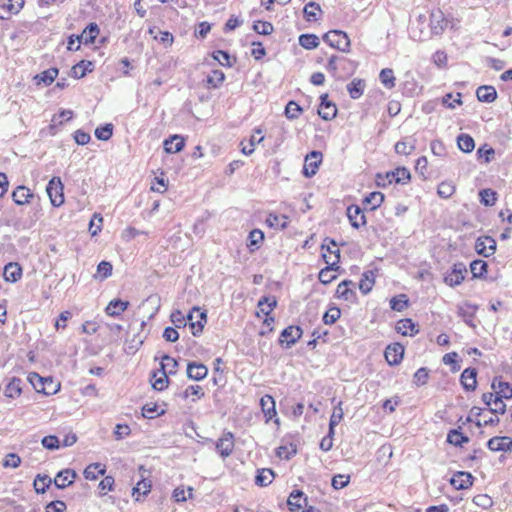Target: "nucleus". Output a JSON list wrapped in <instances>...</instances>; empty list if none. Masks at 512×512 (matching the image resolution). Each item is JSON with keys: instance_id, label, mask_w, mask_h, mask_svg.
Instances as JSON below:
<instances>
[{"instance_id": "59", "label": "nucleus", "mask_w": 512, "mask_h": 512, "mask_svg": "<svg viewBox=\"0 0 512 512\" xmlns=\"http://www.w3.org/2000/svg\"><path fill=\"white\" fill-rule=\"evenodd\" d=\"M455 190L456 187L452 182L443 181L437 187V194L440 198L448 199L454 194Z\"/></svg>"}, {"instance_id": "57", "label": "nucleus", "mask_w": 512, "mask_h": 512, "mask_svg": "<svg viewBox=\"0 0 512 512\" xmlns=\"http://www.w3.org/2000/svg\"><path fill=\"white\" fill-rule=\"evenodd\" d=\"M342 401H339L337 406L334 407L333 413L330 416L329 427L331 433H335V427L340 423L343 419V409H342Z\"/></svg>"}, {"instance_id": "55", "label": "nucleus", "mask_w": 512, "mask_h": 512, "mask_svg": "<svg viewBox=\"0 0 512 512\" xmlns=\"http://www.w3.org/2000/svg\"><path fill=\"white\" fill-rule=\"evenodd\" d=\"M341 316V310L339 307L331 304L328 310L324 313L322 321L326 325L334 324Z\"/></svg>"}, {"instance_id": "34", "label": "nucleus", "mask_w": 512, "mask_h": 512, "mask_svg": "<svg viewBox=\"0 0 512 512\" xmlns=\"http://www.w3.org/2000/svg\"><path fill=\"white\" fill-rule=\"evenodd\" d=\"M275 478V472L271 468H262L257 470L255 484L260 487H266L272 483Z\"/></svg>"}, {"instance_id": "31", "label": "nucleus", "mask_w": 512, "mask_h": 512, "mask_svg": "<svg viewBox=\"0 0 512 512\" xmlns=\"http://www.w3.org/2000/svg\"><path fill=\"white\" fill-rule=\"evenodd\" d=\"M3 275L6 281L15 283L22 276V267L16 262H10L5 265Z\"/></svg>"}, {"instance_id": "11", "label": "nucleus", "mask_w": 512, "mask_h": 512, "mask_svg": "<svg viewBox=\"0 0 512 512\" xmlns=\"http://www.w3.org/2000/svg\"><path fill=\"white\" fill-rule=\"evenodd\" d=\"M346 215L349 219L351 226L354 229H359L367 224V219L364 214V209L359 205L352 204L347 207Z\"/></svg>"}, {"instance_id": "37", "label": "nucleus", "mask_w": 512, "mask_h": 512, "mask_svg": "<svg viewBox=\"0 0 512 512\" xmlns=\"http://www.w3.org/2000/svg\"><path fill=\"white\" fill-rule=\"evenodd\" d=\"M152 487L151 481L141 478L132 489V496L135 501H140V496H146Z\"/></svg>"}, {"instance_id": "30", "label": "nucleus", "mask_w": 512, "mask_h": 512, "mask_svg": "<svg viewBox=\"0 0 512 512\" xmlns=\"http://www.w3.org/2000/svg\"><path fill=\"white\" fill-rule=\"evenodd\" d=\"M417 140L413 137H406L398 141L395 146V152L400 155H410L416 148Z\"/></svg>"}, {"instance_id": "20", "label": "nucleus", "mask_w": 512, "mask_h": 512, "mask_svg": "<svg viewBox=\"0 0 512 512\" xmlns=\"http://www.w3.org/2000/svg\"><path fill=\"white\" fill-rule=\"evenodd\" d=\"M77 478V473L73 469H63L56 474L53 482L56 488L65 489L66 487L72 485Z\"/></svg>"}, {"instance_id": "26", "label": "nucleus", "mask_w": 512, "mask_h": 512, "mask_svg": "<svg viewBox=\"0 0 512 512\" xmlns=\"http://www.w3.org/2000/svg\"><path fill=\"white\" fill-rule=\"evenodd\" d=\"M260 406L266 418V422H269L270 420L277 416L275 400L271 395H264L260 399Z\"/></svg>"}, {"instance_id": "28", "label": "nucleus", "mask_w": 512, "mask_h": 512, "mask_svg": "<svg viewBox=\"0 0 512 512\" xmlns=\"http://www.w3.org/2000/svg\"><path fill=\"white\" fill-rule=\"evenodd\" d=\"M375 272L373 270H366L362 273L359 281V290L363 295H367L371 292L375 284Z\"/></svg>"}, {"instance_id": "63", "label": "nucleus", "mask_w": 512, "mask_h": 512, "mask_svg": "<svg viewBox=\"0 0 512 512\" xmlns=\"http://www.w3.org/2000/svg\"><path fill=\"white\" fill-rule=\"evenodd\" d=\"M430 370L427 367L419 368L413 375V383L416 386H423L427 384L429 379Z\"/></svg>"}, {"instance_id": "1", "label": "nucleus", "mask_w": 512, "mask_h": 512, "mask_svg": "<svg viewBox=\"0 0 512 512\" xmlns=\"http://www.w3.org/2000/svg\"><path fill=\"white\" fill-rule=\"evenodd\" d=\"M322 39L330 47L341 52L350 51V39L347 33L342 30H330L323 35Z\"/></svg>"}, {"instance_id": "29", "label": "nucleus", "mask_w": 512, "mask_h": 512, "mask_svg": "<svg viewBox=\"0 0 512 512\" xmlns=\"http://www.w3.org/2000/svg\"><path fill=\"white\" fill-rule=\"evenodd\" d=\"M396 331L403 336H407V330H410L409 335L414 336L419 332L418 325L410 318H404L397 322Z\"/></svg>"}, {"instance_id": "19", "label": "nucleus", "mask_w": 512, "mask_h": 512, "mask_svg": "<svg viewBox=\"0 0 512 512\" xmlns=\"http://www.w3.org/2000/svg\"><path fill=\"white\" fill-rule=\"evenodd\" d=\"M487 447L493 452H509L512 450V438L509 436H495L488 440Z\"/></svg>"}, {"instance_id": "43", "label": "nucleus", "mask_w": 512, "mask_h": 512, "mask_svg": "<svg viewBox=\"0 0 512 512\" xmlns=\"http://www.w3.org/2000/svg\"><path fill=\"white\" fill-rule=\"evenodd\" d=\"M498 386H502V388L495 393L494 404L496 406L498 403H502L503 399H512V385L509 382L502 380V382L498 383Z\"/></svg>"}, {"instance_id": "45", "label": "nucleus", "mask_w": 512, "mask_h": 512, "mask_svg": "<svg viewBox=\"0 0 512 512\" xmlns=\"http://www.w3.org/2000/svg\"><path fill=\"white\" fill-rule=\"evenodd\" d=\"M52 483L54 482L48 475L38 474L34 480L33 486L37 494H44Z\"/></svg>"}, {"instance_id": "2", "label": "nucleus", "mask_w": 512, "mask_h": 512, "mask_svg": "<svg viewBox=\"0 0 512 512\" xmlns=\"http://www.w3.org/2000/svg\"><path fill=\"white\" fill-rule=\"evenodd\" d=\"M303 329L298 325H289L284 328L279 335L278 343L283 348H291L302 337Z\"/></svg>"}, {"instance_id": "47", "label": "nucleus", "mask_w": 512, "mask_h": 512, "mask_svg": "<svg viewBox=\"0 0 512 512\" xmlns=\"http://www.w3.org/2000/svg\"><path fill=\"white\" fill-rule=\"evenodd\" d=\"M409 306V298L406 294H399L390 299V308L393 311L402 312Z\"/></svg>"}, {"instance_id": "60", "label": "nucleus", "mask_w": 512, "mask_h": 512, "mask_svg": "<svg viewBox=\"0 0 512 512\" xmlns=\"http://www.w3.org/2000/svg\"><path fill=\"white\" fill-rule=\"evenodd\" d=\"M297 453L296 445L290 443L289 445H282L276 449V455L285 460L291 459Z\"/></svg>"}, {"instance_id": "10", "label": "nucleus", "mask_w": 512, "mask_h": 512, "mask_svg": "<svg viewBox=\"0 0 512 512\" xmlns=\"http://www.w3.org/2000/svg\"><path fill=\"white\" fill-rule=\"evenodd\" d=\"M215 448L222 458L230 456L234 449V435L230 431H225L215 442Z\"/></svg>"}, {"instance_id": "44", "label": "nucleus", "mask_w": 512, "mask_h": 512, "mask_svg": "<svg viewBox=\"0 0 512 512\" xmlns=\"http://www.w3.org/2000/svg\"><path fill=\"white\" fill-rule=\"evenodd\" d=\"M198 319L194 322L189 323V327L191 329L192 335L198 337L202 334L205 324L207 322V312L203 310L199 312Z\"/></svg>"}, {"instance_id": "14", "label": "nucleus", "mask_w": 512, "mask_h": 512, "mask_svg": "<svg viewBox=\"0 0 512 512\" xmlns=\"http://www.w3.org/2000/svg\"><path fill=\"white\" fill-rule=\"evenodd\" d=\"M13 202L18 206L31 203L37 196L26 186H17L11 194Z\"/></svg>"}, {"instance_id": "49", "label": "nucleus", "mask_w": 512, "mask_h": 512, "mask_svg": "<svg viewBox=\"0 0 512 512\" xmlns=\"http://www.w3.org/2000/svg\"><path fill=\"white\" fill-rule=\"evenodd\" d=\"M319 43V38L315 34L305 33L299 36V44L307 50L317 48Z\"/></svg>"}, {"instance_id": "3", "label": "nucleus", "mask_w": 512, "mask_h": 512, "mask_svg": "<svg viewBox=\"0 0 512 512\" xmlns=\"http://www.w3.org/2000/svg\"><path fill=\"white\" fill-rule=\"evenodd\" d=\"M64 186L60 177H53L47 184L46 191L54 207L64 203Z\"/></svg>"}, {"instance_id": "39", "label": "nucleus", "mask_w": 512, "mask_h": 512, "mask_svg": "<svg viewBox=\"0 0 512 512\" xmlns=\"http://www.w3.org/2000/svg\"><path fill=\"white\" fill-rule=\"evenodd\" d=\"M100 29L95 22L89 23L83 30L82 34L79 35L84 44H93L96 37L99 35Z\"/></svg>"}, {"instance_id": "50", "label": "nucleus", "mask_w": 512, "mask_h": 512, "mask_svg": "<svg viewBox=\"0 0 512 512\" xmlns=\"http://www.w3.org/2000/svg\"><path fill=\"white\" fill-rule=\"evenodd\" d=\"M114 126L112 123H105L95 129V137L101 141H108L113 135Z\"/></svg>"}, {"instance_id": "35", "label": "nucleus", "mask_w": 512, "mask_h": 512, "mask_svg": "<svg viewBox=\"0 0 512 512\" xmlns=\"http://www.w3.org/2000/svg\"><path fill=\"white\" fill-rule=\"evenodd\" d=\"M59 73L58 68L51 67L35 76V81L37 85L44 84L45 86L51 85L54 80L57 78Z\"/></svg>"}, {"instance_id": "58", "label": "nucleus", "mask_w": 512, "mask_h": 512, "mask_svg": "<svg viewBox=\"0 0 512 512\" xmlns=\"http://www.w3.org/2000/svg\"><path fill=\"white\" fill-rule=\"evenodd\" d=\"M225 80L223 71L215 69L207 76L206 83L209 87L218 88Z\"/></svg>"}, {"instance_id": "17", "label": "nucleus", "mask_w": 512, "mask_h": 512, "mask_svg": "<svg viewBox=\"0 0 512 512\" xmlns=\"http://www.w3.org/2000/svg\"><path fill=\"white\" fill-rule=\"evenodd\" d=\"M307 504V496L299 489L293 490L287 499V505L290 512H299V510L304 506H307Z\"/></svg>"}, {"instance_id": "56", "label": "nucleus", "mask_w": 512, "mask_h": 512, "mask_svg": "<svg viewBox=\"0 0 512 512\" xmlns=\"http://www.w3.org/2000/svg\"><path fill=\"white\" fill-rule=\"evenodd\" d=\"M317 11L322 12L320 5L316 2L310 1L303 8V14L305 19L307 21H317Z\"/></svg>"}, {"instance_id": "41", "label": "nucleus", "mask_w": 512, "mask_h": 512, "mask_svg": "<svg viewBox=\"0 0 512 512\" xmlns=\"http://www.w3.org/2000/svg\"><path fill=\"white\" fill-rule=\"evenodd\" d=\"M105 472V465H102L101 463H92L85 468L83 474L87 480H96L99 475L103 476Z\"/></svg>"}, {"instance_id": "42", "label": "nucleus", "mask_w": 512, "mask_h": 512, "mask_svg": "<svg viewBox=\"0 0 512 512\" xmlns=\"http://www.w3.org/2000/svg\"><path fill=\"white\" fill-rule=\"evenodd\" d=\"M457 145L462 152L470 153L475 148V141L471 135L461 133L457 137Z\"/></svg>"}, {"instance_id": "24", "label": "nucleus", "mask_w": 512, "mask_h": 512, "mask_svg": "<svg viewBox=\"0 0 512 512\" xmlns=\"http://www.w3.org/2000/svg\"><path fill=\"white\" fill-rule=\"evenodd\" d=\"M130 303L119 298L111 300L105 308V313L111 317H119L127 310Z\"/></svg>"}, {"instance_id": "25", "label": "nucleus", "mask_w": 512, "mask_h": 512, "mask_svg": "<svg viewBox=\"0 0 512 512\" xmlns=\"http://www.w3.org/2000/svg\"><path fill=\"white\" fill-rule=\"evenodd\" d=\"M446 20L441 10L433 11L430 14V29L432 34L440 35L443 33L446 26Z\"/></svg>"}, {"instance_id": "48", "label": "nucleus", "mask_w": 512, "mask_h": 512, "mask_svg": "<svg viewBox=\"0 0 512 512\" xmlns=\"http://www.w3.org/2000/svg\"><path fill=\"white\" fill-rule=\"evenodd\" d=\"M286 216L270 213L266 218V224L275 229L283 230L287 227Z\"/></svg>"}, {"instance_id": "27", "label": "nucleus", "mask_w": 512, "mask_h": 512, "mask_svg": "<svg viewBox=\"0 0 512 512\" xmlns=\"http://www.w3.org/2000/svg\"><path fill=\"white\" fill-rule=\"evenodd\" d=\"M478 101L483 103H492L497 99V91L493 86L482 85L476 90Z\"/></svg>"}, {"instance_id": "53", "label": "nucleus", "mask_w": 512, "mask_h": 512, "mask_svg": "<svg viewBox=\"0 0 512 512\" xmlns=\"http://www.w3.org/2000/svg\"><path fill=\"white\" fill-rule=\"evenodd\" d=\"M479 197L481 204L490 207L496 203L497 193L490 188H485L479 191Z\"/></svg>"}, {"instance_id": "9", "label": "nucleus", "mask_w": 512, "mask_h": 512, "mask_svg": "<svg viewBox=\"0 0 512 512\" xmlns=\"http://www.w3.org/2000/svg\"><path fill=\"white\" fill-rule=\"evenodd\" d=\"M496 248L497 243L491 236H480L476 239L475 250L479 255L485 258L493 255L496 251Z\"/></svg>"}, {"instance_id": "52", "label": "nucleus", "mask_w": 512, "mask_h": 512, "mask_svg": "<svg viewBox=\"0 0 512 512\" xmlns=\"http://www.w3.org/2000/svg\"><path fill=\"white\" fill-rule=\"evenodd\" d=\"M303 108L294 100H290L285 107L284 114L289 120H296L299 118Z\"/></svg>"}, {"instance_id": "23", "label": "nucleus", "mask_w": 512, "mask_h": 512, "mask_svg": "<svg viewBox=\"0 0 512 512\" xmlns=\"http://www.w3.org/2000/svg\"><path fill=\"white\" fill-rule=\"evenodd\" d=\"M164 151L168 154L180 152L185 147V139L181 135H173L163 142Z\"/></svg>"}, {"instance_id": "61", "label": "nucleus", "mask_w": 512, "mask_h": 512, "mask_svg": "<svg viewBox=\"0 0 512 512\" xmlns=\"http://www.w3.org/2000/svg\"><path fill=\"white\" fill-rule=\"evenodd\" d=\"M442 362L445 364V365H450L451 366V372L455 373L457 371H459L461 369V366L459 364V361H458V354L457 352H449V353H446L443 358H442Z\"/></svg>"}, {"instance_id": "18", "label": "nucleus", "mask_w": 512, "mask_h": 512, "mask_svg": "<svg viewBox=\"0 0 512 512\" xmlns=\"http://www.w3.org/2000/svg\"><path fill=\"white\" fill-rule=\"evenodd\" d=\"M474 477L470 472L457 471L450 479V484L457 490H466L473 485Z\"/></svg>"}, {"instance_id": "21", "label": "nucleus", "mask_w": 512, "mask_h": 512, "mask_svg": "<svg viewBox=\"0 0 512 512\" xmlns=\"http://www.w3.org/2000/svg\"><path fill=\"white\" fill-rule=\"evenodd\" d=\"M477 369L468 367L460 375V383L467 392L475 391L477 387Z\"/></svg>"}, {"instance_id": "32", "label": "nucleus", "mask_w": 512, "mask_h": 512, "mask_svg": "<svg viewBox=\"0 0 512 512\" xmlns=\"http://www.w3.org/2000/svg\"><path fill=\"white\" fill-rule=\"evenodd\" d=\"M385 199V196L383 193L379 191H373L369 193L367 196L364 197L362 203H363V209H366L367 206H370V210H376L381 206Z\"/></svg>"}, {"instance_id": "36", "label": "nucleus", "mask_w": 512, "mask_h": 512, "mask_svg": "<svg viewBox=\"0 0 512 512\" xmlns=\"http://www.w3.org/2000/svg\"><path fill=\"white\" fill-rule=\"evenodd\" d=\"M473 278L485 279L488 272V263L482 259H475L470 263Z\"/></svg>"}, {"instance_id": "51", "label": "nucleus", "mask_w": 512, "mask_h": 512, "mask_svg": "<svg viewBox=\"0 0 512 512\" xmlns=\"http://www.w3.org/2000/svg\"><path fill=\"white\" fill-rule=\"evenodd\" d=\"M212 57L215 61H217L220 65L225 67H232L236 62V58L231 61L230 54L225 50H215L212 52Z\"/></svg>"}, {"instance_id": "15", "label": "nucleus", "mask_w": 512, "mask_h": 512, "mask_svg": "<svg viewBox=\"0 0 512 512\" xmlns=\"http://www.w3.org/2000/svg\"><path fill=\"white\" fill-rule=\"evenodd\" d=\"M385 180H387L388 184L394 182L405 185L411 180V173L406 167H397L395 170L386 172Z\"/></svg>"}, {"instance_id": "54", "label": "nucleus", "mask_w": 512, "mask_h": 512, "mask_svg": "<svg viewBox=\"0 0 512 512\" xmlns=\"http://www.w3.org/2000/svg\"><path fill=\"white\" fill-rule=\"evenodd\" d=\"M379 79L384 87H386L388 89H392L393 87H395L396 78H395L394 72L391 68L382 69L379 74Z\"/></svg>"}, {"instance_id": "7", "label": "nucleus", "mask_w": 512, "mask_h": 512, "mask_svg": "<svg viewBox=\"0 0 512 512\" xmlns=\"http://www.w3.org/2000/svg\"><path fill=\"white\" fill-rule=\"evenodd\" d=\"M167 365L169 363L161 362L160 369L151 372L152 387L156 391H163L168 387L170 380L167 374Z\"/></svg>"}, {"instance_id": "6", "label": "nucleus", "mask_w": 512, "mask_h": 512, "mask_svg": "<svg viewBox=\"0 0 512 512\" xmlns=\"http://www.w3.org/2000/svg\"><path fill=\"white\" fill-rule=\"evenodd\" d=\"M322 157V153L317 150H313L306 155L304 167L302 170V173L305 177L310 178L317 173L322 162Z\"/></svg>"}, {"instance_id": "12", "label": "nucleus", "mask_w": 512, "mask_h": 512, "mask_svg": "<svg viewBox=\"0 0 512 512\" xmlns=\"http://www.w3.org/2000/svg\"><path fill=\"white\" fill-rule=\"evenodd\" d=\"M404 351V346L398 342L389 344L384 351L387 363L390 366L400 364L404 357Z\"/></svg>"}, {"instance_id": "46", "label": "nucleus", "mask_w": 512, "mask_h": 512, "mask_svg": "<svg viewBox=\"0 0 512 512\" xmlns=\"http://www.w3.org/2000/svg\"><path fill=\"white\" fill-rule=\"evenodd\" d=\"M264 240V233L260 229H253L250 231L247 239V247L253 252L259 248L260 243Z\"/></svg>"}, {"instance_id": "64", "label": "nucleus", "mask_w": 512, "mask_h": 512, "mask_svg": "<svg viewBox=\"0 0 512 512\" xmlns=\"http://www.w3.org/2000/svg\"><path fill=\"white\" fill-rule=\"evenodd\" d=\"M112 270V264L103 260L97 265V274L95 277H99L100 280H105L112 275Z\"/></svg>"}, {"instance_id": "38", "label": "nucleus", "mask_w": 512, "mask_h": 512, "mask_svg": "<svg viewBox=\"0 0 512 512\" xmlns=\"http://www.w3.org/2000/svg\"><path fill=\"white\" fill-rule=\"evenodd\" d=\"M366 87L365 80L355 78L347 85V91L352 99H359Z\"/></svg>"}, {"instance_id": "13", "label": "nucleus", "mask_w": 512, "mask_h": 512, "mask_svg": "<svg viewBox=\"0 0 512 512\" xmlns=\"http://www.w3.org/2000/svg\"><path fill=\"white\" fill-rule=\"evenodd\" d=\"M354 288L355 283L352 280L345 279L338 284L336 296L340 299L353 303L357 299Z\"/></svg>"}, {"instance_id": "4", "label": "nucleus", "mask_w": 512, "mask_h": 512, "mask_svg": "<svg viewBox=\"0 0 512 512\" xmlns=\"http://www.w3.org/2000/svg\"><path fill=\"white\" fill-rule=\"evenodd\" d=\"M276 306L277 299L274 295H264L259 299L257 307L266 316L263 321L264 325L271 326L274 323L275 317L271 313Z\"/></svg>"}, {"instance_id": "33", "label": "nucleus", "mask_w": 512, "mask_h": 512, "mask_svg": "<svg viewBox=\"0 0 512 512\" xmlns=\"http://www.w3.org/2000/svg\"><path fill=\"white\" fill-rule=\"evenodd\" d=\"M446 441L455 447H462L469 442V437L461 432V427H458L448 432Z\"/></svg>"}, {"instance_id": "40", "label": "nucleus", "mask_w": 512, "mask_h": 512, "mask_svg": "<svg viewBox=\"0 0 512 512\" xmlns=\"http://www.w3.org/2000/svg\"><path fill=\"white\" fill-rule=\"evenodd\" d=\"M22 380L17 377H13L6 385L4 394L7 398L14 399L22 393Z\"/></svg>"}, {"instance_id": "62", "label": "nucleus", "mask_w": 512, "mask_h": 512, "mask_svg": "<svg viewBox=\"0 0 512 512\" xmlns=\"http://www.w3.org/2000/svg\"><path fill=\"white\" fill-rule=\"evenodd\" d=\"M73 112L71 110L62 109L58 114L54 115L51 120L50 129H54L56 125H62L64 121L72 119Z\"/></svg>"}, {"instance_id": "22", "label": "nucleus", "mask_w": 512, "mask_h": 512, "mask_svg": "<svg viewBox=\"0 0 512 512\" xmlns=\"http://www.w3.org/2000/svg\"><path fill=\"white\" fill-rule=\"evenodd\" d=\"M95 69V64L89 60H81L70 69L69 75L75 79H81L86 76L87 73L92 72Z\"/></svg>"}, {"instance_id": "8", "label": "nucleus", "mask_w": 512, "mask_h": 512, "mask_svg": "<svg viewBox=\"0 0 512 512\" xmlns=\"http://www.w3.org/2000/svg\"><path fill=\"white\" fill-rule=\"evenodd\" d=\"M319 99L318 115L325 121L334 119L338 112L336 104L329 100L327 93L322 94Z\"/></svg>"}, {"instance_id": "16", "label": "nucleus", "mask_w": 512, "mask_h": 512, "mask_svg": "<svg viewBox=\"0 0 512 512\" xmlns=\"http://www.w3.org/2000/svg\"><path fill=\"white\" fill-rule=\"evenodd\" d=\"M187 378L194 381H201L208 375V368L205 364L189 361L186 369Z\"/></svg>"}, {"instance_id": "5", "label": "nucleus", "mask_w": 512, "mask_h": 512, "mask_svg": "<svg viewBox=\"0 0 512 512\" xmlns=\"http://www.w3.org/2000/svg\"><path fill=\"white\" fill-rule=\"evenodd\" d=\"M466 273V265L463 262H457L444 276V282L450 287L458 286L464 281Z\"/></svg>"}]
</instances>
